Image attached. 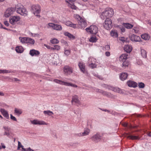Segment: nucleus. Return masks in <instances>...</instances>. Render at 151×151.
I'll return each instance as SVG.
<instances>
[{
  "label": "nucleus",
  "instance_id": "nucleus-1",
  "mask_svg": "<svg viewBox=\"0 0 151 151\" xmlns=\"http://www.w3.org/2000/svg\"><path fill=\"white\" fill-rule=\"evenodd\" d=\"M114 14L113 9L110 8H107L105 9V10L102 12L101 15V19H104L112 16Z\"/></svg>",
  "mask_w": 151,
  "mask_h": 151
},
{
  "label": "nucleus",
  "instance_id": "nucleus-2",
  "mask_svg": "<svg viewBox=\"0 0 151 151\" xmlns=\"http://www.w3.org/2000/svg\"><path fill=\"white\" fill-rule=\"evenodd\" d=\"M53 81L56 83L59 84L61 85L70 86L75 88H77L78 87V86L76 84L71 83L65 82L57 79H54L53 80Z\"/></svg>",
  "mask_w": 151,
  "mask_h": 151
},
{
  "label": "nucleus",
  "instance_id": "nucleus-3",
  "mask_svg": "<svg viewBox=\"0 0 151 151\" xmlns=\"http://www.w3.org/2000/svg\"><path fill=\"white\" fill-rule=\"evenodd\" d=\"M86 31L91 34H96L98 32V28L97 26L94 25H91L89 27L86 29Z\"/></svg>",
  "mask_w": 151,
  "mask_h": 151
},
{
  "label": "nucleus",
  "instance_id": "nucleus-4",
  "mask_svg": "<svg viewBox=\"0 0 151 151\" xmlns=\"http://www.w3.org/2000/svg\"><path fill=\"white\" fill-rule=\"evenodd\" d=\"M17 11L18 13L21 15L26 16L27 14V11L26 9L22 5H21L20 7L17 8Z\"/></svg>",
  "mask_w": 151,
  "mask_h": 151
},
{
  "label": "nucleus",
  "instance_id": "nucleus-5",
  "mask_svg": "<svg viewBox=\"0 0 151 151\" xmlns=\"http://www.w3.org/2000/svg\"><path fill=\"white\" fill-rule=\"evenodd\" d=\"M32 11L35 15L36 16H38L41 11L40 8V6L38 5H33L32 6Z\"/></svg>",
  "mask_w": 151,
  "mask_h": 151
},
{
  "label": "nucleus",
  "instance_id": "nucleus-6",
  "mask_svg": "<svg viewBox=\"0 0 151 151\" xmlns=\"http://www.w3.org/2000/svg\"><path fill=\"white\" fill-rule=\"evenodd\" d=\"M111 24L112 22L111 19H106L104 22L103 23V25L105 29L109 30L111 28Z\"/></svg>",
  "mask_w": 151,
  "mask_h": 151
},
{
  "label": "nucleus",
  "instance_id": "nucleus-7",
  "mask_svg": "<svg viewBox=\"0 0 151 151\" xmlns=\"http://www.w3.org/2000/svg\"><path fill=\"white\" fill-rule=\"evenodd\" d=\"M15 11V9L14 8H9L5 12L4 16L6 17H8L13 14Z\"/></svg>",
  "mask_w": 151,
  "mask_h": 151
},
{
  "label": "nucleus",
  "instance_id": "nucleus-8",
  "mask_svg": "<svg viewBox=\"0 0 151 151\" xmlns=\"http://www.w3.org/2000/svg\"><path fill=\"white\" fill-rule=\"evenodd\" d=\"M48 25L49 27H52L54 30L57 31H61L62 29V27L61 25L52 23H49Z\"/></svg>",
  "mask_w": 151,
  "mask_h": 151
},
{
  "label": "nucleus",
  "instance_id": "nucleus-9",
  "mask_svg": "<svg viewBox=\"0 0 151 151\" xmlns=\"http://www.w3.org/2000/svg\"><path fill=\"white\" fill-rule=\"evenodd\" d=\"M20 19L19 16H14L11 17L9 19L10 23L13 25L15 24L18 22L19 21Z\"/></svg>",
  "mask_w": 151,
  "mask_h": 151
},
{
  "label": "nucleus",
  "instance_id": "nucleus-10",
  "mask_svg": "<svg viewBox=\"0 0 151 151\" xmlns=\"http://www.w3.org/2000/svg\"><path fill=\"white\" fill-rule=\"evenodd\" d=\"M78 28H84L87 26V23L86 20L85 19L83 18L81 19L78 22Z\"/></svg>",
  "mask_w": 151,
  "mask_h": 151
},
{
  "label": "nucleus",
  "instance_id": "nucleus-11",
  "mask_svg": "<svg viewBox=\"0 0 151 151\" xmlns=\"http://www.w3.org/2000/svg\"><path fill=\"white\" fill-rule=\"evenodd\" d=\"M31 123L33 124L47 125V124L43 121H39L35 119L32 121H31Z\"/></svg>",
  "mask_w": 151,
  "mask_h": 151
},
{
  "label": "nucleus",
  "instance_id": "nucleus-12",
  "mask_svg": "<svg viewBox=\"0 0 151 151\" xmlns=\"http://www.w3.org/2000/svg\"><path fill=\"white\" fill-rule=\"evenodd\" d=\"M89 63H91V64H89V66L90 68H96V65L95 64L93 63L92 62L93 61V62H95L96 60L95 58L92 57H90L89 58Z\"/></svg>",
  "mask_w": 151,
  "mask_h": 151
},
{
  "label": "nucleus",
  "instance_id": "nucleus-13",
  "mask_svg": "<svg viewBox=\"0 0 151 151\" xmlns=\"http://www.w3.org/2000/svg\"><path fill=\"white\" fill-rule=\"evenodd\" d=\"M78 66L81 72L84 73H86V72L85 71V65L83 62H79L78 63Z\"/></svg>",
  "mask_w": 151,
  "mask_h": 151
},
{
  "label": "nucleus",
  "instance_id": "nucleus-14",
  "mask_svg": "<svg viewBox=\"0 0 151 151\" xmlns=\"http://www.w3.org/2000/svg\"><path fill=\"white\" fill-rule=\"evenodd\" d=\"M65 24L68 26L72 27L74 28H78V24H73L71 22L68 21L65 22Z\"/></svg>",
  "mask_w": 151,
  "mask_h": 151
},
{
  "label": "nucleus",
  "instance_id": "nucleus-15",
  "mask_svg": "<svg viewBox=\"0 0 151 151\" xmlns=\"http://www.w3.org/2000/svg\"><path fill=\"white\" fill-rule=\"evenodd\" d=\"M91 139L96 142L100 141L101 140V137L98 134H96L91 138Z\"/></svg>",
  "mask_w": 151,
  "mask_h": 151
},
{
  "label": "nucleus",
  "instance_id": "nucleus-16",
  "mask_svg": "<svg viewBox=\"0 0 151 151\" xmlns=\"http://www.w3.org/2000/svg\"><path fill=\"white\" fill-rule=\"evenodd\" d=\"M64 71L66 74H70L73 72V69L71 67L65 66L64 68Z\"/></svg>",
  "mask_w": 151,
  "mask_h": 151
},
{
  "label": "nucleus",
  "instance_id": "nucleus-17",
  "mask_svg": "<svg viewBox=\"0 0 151 151\" xmlns=\"http://www.w3.org/2000/svg\"><path fill=\"white\" fill-rule=\"evenodd\" d=\"M130 39L133 41L139 42L140 41V38L139 36L132 34L130 37Z\"/></svg>",
  "mask_w": 151,
  "mask_h": 151
},
{
  "label": "nucleus",
  "instance_id": "nucleus-18",
  "mask_svg": "<svg viewBox=\"0 0 151 151\" xmlns=\"http://www.w3.org/2000/svg\"><path fill=\"white\" fill-rule=\"evenodd\" d=\"M40 54V52L38 51L35 49L31 50L29 52V54L32 56H37L39 55Z\"/></svg>",
  "mask_w": 151,
  "mask_h": 151
},
{
  "label": "nucleus",
  "instance_id": "nucleus-19",
  "mask_svg": "<svg viewBox=\"0 0 151 151\" xmlns=\"http://www.w3.org/2000/svg\"><path fill=\"white\" fill-rule=\"evenodd\" d=\"M109 89L112 90L114 92L119 93H122L123 92L122 89L117 87H110L109 88Z\"/></svg>",
  "mask_w": 151,
  "mask_h": 151
},
{
  "label": "nucleus",
  "instance_id": "nucleus-20",
  "mask_svg": "<svg viewBox=\"0 0 151 151\" xmlns=\"http://www.w3.org/2000/svg\"><path fill=\"white\" fill-rule=\"evenodd\" d=\"M74 102L76 104H79L80 101L78 99V97L77 95H74L72 96V100L71 101V103H73Z\"/></svg>",
  "mask_w": 151,
  "mask_h": 151
},
{
  "label": "nucleus",
  "instance_id": "nucleus-21",
  "mask_svg": "<svg viewBox=\"0 0 151 151\" xmlns=\"http://www.w3.org/2000/svg\"><path fill=\"white\" fill-rule=\"evenodd\" d=\"M1 112L3 116L6 119H8L9 118V114L7 111L4 109H1Z\"/></svg>",
  "mask_w": 151,
  "mask_h": 151
},
{
  "label": "nucleus",
  "instance_id": "nucleus-22",
  "mask_svg": "<svg viewBox=\"0 0 151 151\" xmlns=\"http://www.w3.org/2000/svg\"><path fill=\"white\" fill-rule=\"evenodd\" d=\"M127 84L128 86L130 87L135 88L137 86V83L133 81H129L127 82Z\"/></svg>",
  "mask_w": 151,
  "mask_h": 151
},
{
  "label": "nucleus",
  "instance_id": "nucleus-23",
  "mask_svg": "<svg viewBox=\"0 0 151 151\" xmlns=\"http://www.w3.org/2000/svg\"><path fill=\"white\" fill-rule=\"evenodd\" d=\"M128 55L126 54H122L119 57V60L121 62L125 61L127 58Z\"/></svg>",
  "mask_w": 151,
  "mask_h": 151
},
{
  "label": "nucleus",
  "instance_id": "nucleus-24",
  "mask_svg": "<svg viewBox=\"0 0 151 151\" xmlns=\"http://www.w3.org/2000/svg\"><path fill=\"white\" fill-rule=\"evenodd\" d=\"M96 91L102 93L103 95L107 97H111L112 96V95L110 93H107L99 89H96Z\"/></svg>",
  "mask_w": 151,
  "mask_h": 151
},
{
  "label": "nucleus",
  "instance_id": "nucleus-25",
  "mask_svg": "<svg viewBox=\"0 0 151 151\" xmlns=\"http://www.w3.org/2000/svg\"><path fill=\"white\" fill-rule=\"evenodd\" d=\"M132 47L129 45H126L124 46V50L127 53H130L132 50Z\"/></svg>",
  "mask_w": 151,
  "mask_h": 151
},
{
  "label": "nucleus",
  "instance_id": "nucleus-26",
  "mask_svg": "<svg viewBox=\"0 0 151 151\" xmlns=\"http://www.w3.org/2000/svg\"><path fill=\"white\" fill-rule=\"evenodd\" d=\"M128 75L127 73H122L120 75V79L122 81H124L127 79Z\"/></svg>",
  "mask_w": 151,
  "mask_h": 151
},
{
  "label": "nucleus",
  "instance_id": "nucleus-27",
  "mask_svg": "<svg viewBox=\"0 0 151 151\" xmlns=\"http://www.w3.org/2000/svg\"><path fill=\"white\" fill-rule=\"evenodd\" d=\"M111 35L114 37L116 38L118 37V34L116 30H112L110 32Z\"/></svg>",
  "mask_w": 151,
  "mask_h": 151
},
{
  "label": "nucleus",
  "instance_id": "nucleus-28",
  "mask_svg": "<svg viewBox=\"0 0 151 151\" xmlns=\"http://www.w3.org/2000/svg\"><path fill=\"white\" fill-rule=\"evenodd\" d=\"M24 50V48L22 46H17L16 47V51L18 53H22Z\"/></svg>",
  "mask_w": 151,
  "mask_h": 151
},
{
  "label": "nucleus",
  "instance_id": "nucleus-29",
  "mask_svg": "<svg viewBox=\"0 0 151 151\" xmlns=\"http://www.w3.org/2000/svg\"><path fill=\"white\" fill-rule=\"evenodd\" d=\"M64 35L65 36H67L69 38L71 39H74L75 38L74 36L68 32H65L64 33Z\"/></svg>",
  "mask_w": 151,
  "mask_h": 151
},
{
  "label": "nucleus",
  "instance_id": "nucleus-30",
  "mask_svg": "<svg viewBox=\"0 0 151 151\" xmlns=\"http://www.w3.org/2000/svg\"><path fill=\"white\" fill-rule=\"evenodd\" d=\"M4 129V135H6L7 136H8L10 134L9 133V131L10 129V128L8 127L4 126L3 127Z\"/></svg>",
  "mask_w": 151,
  "mask_h": 151
},
{
  "label": "nucleus",
  "instance_id": "nucleus-31",
  "mask_svg": "<svg viewBox=\"0 0 151 151\" xmlns=\"http://www.w3.org/2000/svg\"><path fill=\"white\" fill-rule=\"evenodd\" d=\"M26 43L30 45H33L35 43V41L33 39L29 37H27Z\"/></svg>",
  "mask_w": 151,
  "mask_h": 151
},
{
  "label": "nucleus",
  "instance_id": "nucleus-32",
  "mask_svg": "<svg viewBox=\"0 0 151 151\" xmlns=\"http://www.w3.org/2000/svg\"><path fill=\"white\" fill-rule=\"evenodd\" d=\"M66 2L68 3V6L73 9H76L77 7L74 4L73 2L72 3L68 2V1H66Z\"/></svg>",
  "mask_w": 151,
  "mask_h": 151
},
{
  "label": "nucleus",
  "instance_id": "nucleus-33",
  "mask_svg": "<svg viewBox=\"0 0 151 151\" xmlns=\"http://www.w3.org/2000/svg\"><path fill=\"white\" fill-rule=\"evenodd\" d=\"M127 137L128 138H130V139L132 140H139L140 139V137L138 136L129 135Z\"/></svg>",
  "mask_w": 151,
  "mask_h": 151
},
{
  "label": "nucleus",
  "instance_id": "nucleus-34",
  "mask_svg": "<svg viewBox=\"0 0 151 151\" xmlns=\"http://www.w3.org/2000/svg\"><path fill=\"white\" fill-rule=\"evenodd\" d=\"M27 37H19V40L22 43H26L27 42Z\"/></svg>",
  "mask_w": 151,
  "mask_h": 151
},
{
  "label": "nucleus",
  "instance_id": "nucleus-35",
  "mask_svg": "<svg viewBox=\"0 0 151 151\" xmlns=\"http://www.w3.org/2000/svg\"><path fill=\"white\" fill-rule=\"evenodd\" d=\"M141 55L143 58H146L147 57V52L144 49H142L141 50Z\"/></svg>",
  "mask_w": 151,
  "mask_h": 151
},
{
  "label": "nucleus",
  "instance_id": "nucleus-36",
  "mask_svg": "<svg viewBox=\"0 0 151 151\" xmlns=\"http://www.w3.org/2000/svg\"><path fill=\"white\" fill-rule=\"evenodd\" d=\"M141 37L143 39L145 40H148L150 38V36L147 34H144L141 35Z\"/></svg>",
  "mask_w": 151,
  "mask_h": 151
},
{
  "label": "nucleus",
  "instance_id": "nucleus-37",
  "mask_svg": "<svg viewBox=\"0 0 151 151\" xmlns=\"http://www.w3.org/2000/svg\"><path fill=\"white\" fill-rule=\"evenodd\" d=\"M124 26L127 29L132 28L133 26V25L129 23H126L124 24Z\"/></svg>",
  "mask_w": 151,
  "mask_h": 151
},
{
  "label": "nucleus",
  "instance_id": "nucleus-38",
  "mask_svg": "<svg viewBox=\"0 0 151 151\" xmlns=\"http://www.w3.org/2000/svg\"><path fill=\"white\" fill-rule=\"evenodd\" d=\"M90 132V130L88 129H84V131L83 133V136H84L88 134Z\"/></svg>",
  "mask_w": 151,
  "mask_h": 151
},
{
  "label": "nucleus",
  "instance_id": "nucleus-39",
  "mask_svg": "<svg viewBox=\"0 0 151 151\" xmlns=\"http://www.w3.org/2000/svg\"><path fill=\"white\" fill-rule=\"evenodd\" d=\"M22 110L20 109H17L16 108H15L14 113H16L17 115L19 116L22 113Z\"/></svg>",
  "mask_w": 151,
  "mask_h": 151
},
{
  "label": "nucleus",
  "instance_id": "nucleus-40",
  "mask_svg": "<svg viewBox=\"0 0 151 151\" xmlns=\"http://www.w3.org/2000/svg\"><path fill=\"white\" fill-rule=\"evenodd\" d=\"M50 42L53 44H58L59 43V40L56 38H53L50 40Z\"/></svg>",
  "mask_w": 151,
  "mask_h": 151
},
{
  "label": "nucleus",
  "instance_id": "nucleus-41",
  "mask_svg": "<svg viewBox=\"0 0 151 151\" xmlns=\"http://www.w3.org/2000/svg\"><path fill=\"white\" fill-rule=\"evenodd\" d=\"M129 63L127 61H124L122 63V67L124 68H126L129 65Z\"/></svg>",
  "mask_w": 151,
  "mask_h": 151
},
{
  "label": "nucleus",
  "instance_id": "nucleus-42",
  "mask_svg": "<svg viewBox=\"0 0 151 151\" xmlns=\"http://www.w3.org/2000/svg\"><path fill=\"white\" fill-rule=\"evenodd\" d=\"M97 39L96 37H92L89 40V41L91 42H95L97 41Z\"/></svg>",
  "mask_w": 151,
  "mask_h": 151
},
{
  "label": "nucleus",
  "instance_id": "nucleus-43",
  "mask_svg": "<svg viewBox=\"0 0 151 151\" xmlns=\"http://www.w3.org/2000/svg\"><path fill=\"white\" fill-rule=\"evenodd\" d=\"M43 112L45 114H47L49 116H51L52 114H53V113L52 111H49V110H48V111H44Z\"/></svg>",
  "mask_w": 151,
  "mask_h": 151
},
{
  "label": "nucleus",
  "instance_id": "nucleus-44",
  "mask_svg": "<svg viewBox=\"0 0 151 151\" xmlns=\"http://www.w3.org/2000/svg\"><path fill=\"white\" fill-rule=\"evenodd\" d=\"M74 16L75 18L77 19L78 21H79L81 19L83 18L81 17L80 16L77 14H76L74 15Z\"/></svg>",
  "mask_w": 151,
  "mask_h": 151
},
{
  "label": "nucleus",
  "instance_id": "nucleus-45",
  "mask_svg": "<svg viewBox=\"0 0 151 151\" xmlns=\"http://www.w3.org/2000/svg\"><path fill=\"white\" fill-rule=\"evenodd\" d=\"M145 84L142 82L139 83L138 84L139 87L140 88H143L145 87Z\"/></svg>",
  "mask_w": 151,
  "mask_h": 151
},
{
  "label": "nucleus",
  "instance_id": "nucleus-46",
  "mask_svg": "<svg viewBox=\"0 0 151 151\" xmlns=\"http://www.w3.org/2000/svg\"><path fill=\"white\" fill-rule=\"evenodd\" d=\"M0 71L1 73H8L10 72V71L6 70H1Z\"/></svg>",
  "mask_w": 151,
  "mask_h": 151
},
{
  "label": "nucleus",
  "instance_id": "nucleus-47",
  "mask_svg": "<svg viewBox=\"0 0 151 151\" xmlns=\"http://www.w3.org/2000/svg\"><path fill=\"white\" fill-rule=\"evenodd\" d=\"M139 31V30L137 27H134L132 29V31L133 32H134L136 33H137Z\"/></svg>",
  "mask_w": 151,
  "mask_h": 151
},
{
  "label": "nucleus",
  "instance_id": "nucleus-48",
  "mask_svg": "<svg viewBox=\"0 0 151 151\" xmlns=\"http://www.w3.org/2000/svg\"><path fill=\"white\" fill-rule=\"evenodd\" d=\"M64 54L66 56H68L70 54V51L69 50H65V51Z\"/></svg>",
  "mask_w": 151,
  "mask_h": 151
},
{
  "label": "nucleus",
  "instance_id": "nucleus-49",
  "mask_svg": "<svg viewBox=\"0 0 151 151\" xmlns=\"http://www.w3.org/2000/svg\"><path fill=\"white\" fill-rule=\"evenodd\" d=\"M10 118L13 121H17V119L14 116H13L12 114L10 115Z\"/></svg>",
  "mask_w": 151,
  "mask_h": 151
},
{
  "label": "nucleus",
  "instance_id": "nucleus-50",
  "mask_svg": "<svg viewBox=\"0 0 151 151\" xmlns=\"http://www.w3.org/2000/svg\"><path fill=\"white\" fill-rule=\"evenodd\" d=\"M54 47H55V50H59L60 48V47L58 45H54Z\"/></svg>",
  "mask_w": 151,
  "mask_h": 151
},
{
  "label": "nucleus",
  "instance_id": "nucleus-51",
  "mask_svg": "<svg viewBox=\"0 0 151 151\" xmlns=\"http://www.w3.org/2000/svg\"><path fill=\"white\" fill-rule=\"evenodd\" d=\"M22 147H23V146L22 145L20 142L19 141H18V149H19V148Z\"/></svg>",
  "mask_w": 151,
  "mask_h": 151
},
{
  "label": "nucleus",
  "instance_id": "nucleus-52",
  "mask_svg": "<svg viewBox=\"0 0 151 151\" xmlns=\"http://www.w3.org/2000/svg\"><path fill=\"white\" fill-rule=\"evenodd\" d=\"M12 81H20V80L16 78H13L12 79Z\"/></svg>",
  "mask_w": 151,
  "mask_h": 151
},
{
  "label": "nucleus",
  "instance_id": "nucleus-53",
  "mask_svg": "<svg viewBox=\"0 0 151 151\" xmlns=\"http://www.w3.org/2000/svg\"><path fill=\"white\" fill-rule=\"evenodd\" d=\"M105 49L106 50H109L110 49V46L109 45H106L105 46Z\"/></svg>",
  "mask_w": 151,
  "mask_h": 151
},
{
  "label": "nucleus",
  "instance_id": "nucleus-54",
  "mask_svg": "<svg viewBox=\"0 0 151 151\" xmlns=\"http://www.w3.org/2000/svg\"><path fill=\"white\" fill-rule=\"evenodd\" d=\"M105 55L107 56H109L110 55V53L109 52H105Z\"/></svg>",
  "mask_w": 151,
  "mask_h": 151
},
{
  "label": "nucleus",
  "instance_id": "nucleus-55",
  "mask_svg": "<svg viewBox=\"0 0 151 151\" xmlns=\"http://www.w3.org/2000/svg\"><path fill=\"white\" fill-rule=\"evenodd\" d=\"M4 24L6 26H9V24L7 21H5L4 22Z\"/></svg>",
  "mask_w": 151,
  "mask_h": 151
},
{
  "label": "nucleus",
  "instance_id": "nucleus-56",
  "mask_svg": "<svg viewBox=\"0 0 151 151\" xmlns=\"http://www.w3.org/2000/svg\"><path fill=\"white\" fill-rule=\"evenodd\" d=\"M44 45L48 49H50L51 48V47H50V46L48 45H47L46 44H44Z\"/></svg>",
  "mask_w": 151,
  "mask_h": 151
},
{
  "label": "nucleus",
  "instance_id": "nucleus-57",
  "mask_svg": "<svg viewBox=\"0 0 151 151\" xmlns=\"http://www.w3.org/2000/svg\"><path fill=\"white\" fill-rule=\"evenodd\" d=\"M121 30L122 32H124L125 31V29L123 27H122L121 28Z\"/></svg>",
  "mask_w": 151,
  "mask_h": 151
},
{
  "label": "nucleus",
  "instance_id": "nucleus-58",
  "mask_svg": "<svg viewBox=\"0 0 151 151\" xmlns=\"http://www.w3.org/2000/svg\"><path fill=\"white\" fill-rule=\"evenodd\" d=\"M27 151H34L33 150H32L30 147L27 148Z\"/></svg>",
  "mask_w": 151,
  "mask_h": 151
},
{
  "label": "nucleus",
  "instance_id": "nucleus-59",
  "mask_svg": "<svg viewBox=\"0 0 151 151\" xmlns=\"http://www.w3.org/2000/svg\"><path fill=\"white\" fill-rule=\"evenodd\" d=\"M76 0H66V1H68V2L70 3H72V2H73L74 1Z\"/></svg>",
  "mask_w": 151,
  "mask_h": 151
},
{
  "label": "nucleus",
  "instance_id": "nucleus-60",
  "mask_svg": "<svg viewBox=\"0 0 151 151\" xmlns=\"http://www.w3.org/2000/svg\"><path fill=\"white\" fill-rule=\"evenodd\" d=\"M77 136H78L79 137H81V136H83V133H79V134H76Z\"/></svg>",
  "mask_w": 151,
  "mask_h": 151
},
{
  "label": "nucleus",
  "instance_id": "nucleus-61",
  "mask_svg": "<svg viewBox=\"0 0 151 151\" xmlns=\"http://www.w3.org/2000/svg\"><path fill=\"white\" fill-rule=\"evenodd\" d=\"M1 147L3 148H5L6 147L5 146L4 144L1 143Z\"/></svg>",
  "mask_w": 151,
  "mask_h": 151
},
{
  "label": "nucleus",
  "instance_id": "nucleus-62",
  "mask_svg": "<svg viewBox=\"0 0 151 151\" xmlns=\"http://www.w3.org/2000/svg\"><path fill=\"white\" fill-rule=\"evenodd\" d=\"M22 148V151H27V148L25 149L23 148V147H21Z\"/></svg>",
  "mask_w": 151,
  "mask_h": 151
},
{
  "label": "nucleus",
  "instance_id": "nucleus-63",
  "mask_svg": "<svg viewBox=\"0 0 151 151\" xmlns=\"http://www.w3.org/2000/svg\"><path fill=\"white\" fill-rule=\"evenodd\" d=\"M50 50H55V47L54 46V47H51V48L50 49Z\"/></svg>",
  "mask_w": 151,
  "mask_h": 151
},
{
  "label": "nucleus",
  "instance_id": "nucleus-64",
  "mask_svg": "<svg viewBox=\"0 0 151 151\" xmlns=\"http://www.w3.org/2000/svg\"><path fill=\"white\" fill-rule=\"evenodd\" d=\"M147 135L150 137H151V132H150L149 133H148Z\"/></svg>",
  "mask_w": 151,
  "mask_h": 151
}]
</instances>
